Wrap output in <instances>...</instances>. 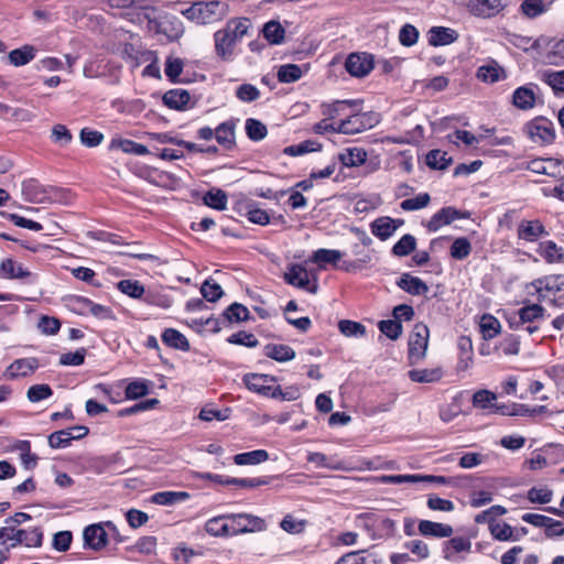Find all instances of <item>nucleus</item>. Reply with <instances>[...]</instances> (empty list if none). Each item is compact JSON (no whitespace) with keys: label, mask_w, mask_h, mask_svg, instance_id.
<instances>
[{"label":"nucleus","mask_w":564,"mask_h":564,"mask_svg":"<svg viewBox=\"0 0 564 564\" xmlns=\"http://www.w3.org/2000/svg\"><path fill=\"white\" fill-rule=\"evenodd\" d=\"M251 28L247 18H232L213 34L214 51L223 62H232L237 56V46L241 43Z\"/></svg>","instance_id":"nucleus-1"},{"label":"nucleus","mask_w":564,"mask_h":564,"mask_svg":"<svg viewBox=\"0 0 564 564\" xmlns=\"http://www.w3.org/2000/svg\"><path fill=\"white\" fill-rule=\"evenodd\" d=\"M181 14L197 25L214 24L223 21L230 12L227 1H196L180 10Z\"/></svg>","instance_id":"nucleus-2"},{"label":"nucleus","mask_w":564,"mask_h":564,"mask_svg":"<svg viewBox=\"0 0 564 564\" xmlns=\"http://www.w3.org/2000/svg\"><path fill=\"white\" fill-rule=\"evenodd\" d=\"M380 122V117L373 111L352 112V108L347 110V115L340 121L332 123H319V133L338 132L343 134H357L372 129Z\"/></svg>","instance_id":"nucleus-3"},{"label":"nucleus","mask_w":564,"mask_h":564,"mask_svg":"<svg viewBox=\"0 0 564 564\" xmlns=\"http://www.w3.org/2000/svg\"><path fill=\"white\" fill-rule=\"evenodd\" d=\"M355 524L358 529L364 530L371 540L387 539L395 532V522L377 512L358 514Z\"/></svg>","instance_id":"nucleus-4"},{"label":"nucleus","mask_w":564,"mask_h":564,"mask_svg":"<svg viewBox=\"0 0 564 564\" xmlns=\"http://www.w3.org/2000/svg\"><path fill=\"white\" fill-rule=\"evenodd\" d=\"M43 533L39 528L31 530L15 529L14 525H7L0 529V542L10 547L23 544L26 547H39L42 544Z\"/></svg>","instance_id":"nucleus-5"},{"label":"nucleus","mask_w":564,"mask_h":564,"mask_svg":"<svg viewBox=\"0 0 564 564\" xmlns=\"http://www.w3.org/2000/svg\"><path fill=\"white\" fill-rule=\"evenodd\" d=\"M317 262V251H313L310 256V260L304 264H292L284 272V280L286 283L307 290L310 292L316 291V275L308 269L310 263Z\"/></svg>","instance_id":"nucleus-6"},{"label":"nucleus","mask_w":564,"mask_h":564,"mask_svg":"<svg viewBox=\"0 0 564 564\" xmlns=\"http://www.w3.org/2000/svg\"><path fill=\"white\" fill-rule=\"evenodd\" d=\"M230 535L257 533L267 530L263 518L250 513H227Z\"/></svg>","instance_id":"nucleus-7"},{"label":"nucleus","mask_w":564,"mask_h":564,"mask_svg":"<svg viewBox=\"0 0 564 564\" xmlns=\"http://www.w3.org/2000/svg\"><path fill=\"white\" fill-rule=\"evenodd\" d=\"M530 286L540 300L555 301L564 297V274H552L534 280Z\"/></svg>","instance_id":"nucleus-8"},{"label":"nucleus","mask_w":564,"mask_h":564,"mask_svg":"<svg viewBox=\"0 0 564 564\" xmlns=\"http://www.w3.org/2000/svg\"><path fill=\"white\" fill-rule=\"evenodd\" d=\"M429 327L422 323L414 326L409 338V359L416 364L424 359L429 346Z\"/></svg>","instance_id":"nucleus-9"},{"label":"nucleus","mask_w":564,"mask_h":564,"mask_svg":"<svg viewBox=\"0 0 564 564\" xmlns=\"http://www.w3.org/2000/svg\"><path fill=\"white\" fill-rule=\"evenodd\" d=\"M524 131L530 140L538 144H549L555 138L553 123L543 117L529 121L524 127Z\"/></svg>","instance_id":"nucleus-10"},{"label":"nucleus","mask_w":564,"mask_h":564,"mask_svg":"<svg viewBox=\"0 0 564 564\" xmlns=\"http://www.w3.org/2000/svg\"><path fill=\"white\" fill-rule=\"evenodd\" d=\"M246 387L253 392L265 397L279 398L282 391L279 387H274V378L268 375L248 373L243 377Z\"/></svg>","instance_id":"nucleus-11"},{"label":"nucleus","mask_w":564,"mask_h":564,"mask_svg":"<svg viewBox=\"0 0 564 564\" xmlns=\"http://www.w3.org/2000/svg\"><path fill=\"white\" fill-rule=\"evenodd\" d=\"M509 0H469L468 11L478 18L490 19L502 12Z\"/></svg>","instance_id":"nucleus-12"},{"label":"nucleus","mask_w":564,"mask_h":564,"mask_svg":"<svg viewBox=\"0 0 564 564\" xmlns=\"http://www.w3.org/2000/svg\"><path fill=\"white\" fill-rule=\"evenodd\" d=\"M105 527L115 529L112 522L95 523L85 528L83 538L85 545L91 550L99 551L108 543L107 532Z\"/></svg>","instance_id":"nucleus-13"},{"label":"nucleus","mask_w":564,"mask_h":564,"mask_svg":"<svg viewBox=\"0 0 564 564\" xmlns=\"http://www.w3.org/2000/svg\"><path fill=\"white\" fill-rule=\"evenodd\" d=\"M468 217V212H462L452 206L443 207L430 218L426 224V228L429 231L435 232L457 219H466Z\"/></svg>","instance_id":"nucleus-14"},{"label":"nucleus","mask_w":564,"mask_h":564,"mask_svg":"<svg viewBox=\"0 0 564 564\" xmlns=\"http://www.w3.org/2000/svg\"><path fill=\"white\" fill-rule=\"evenodd\" d=\"M345 68L354 77H365L373 68L372 55L367 53H351L346 58Z\"/></svg>","instance_id":"nucleus-15"},{"label":"nucleus","mask_w":564,"mask_h":564,"mask_svg":"<svg viewBox=\"0 0 564 564\" xmlns=\"http://www.w3.org/2000/svg\"><path fill=\"white\" fill-rule=\"evenodd\" d=\"M544 308L539 304L527 305L519 310L518 317H513L509 321L510 327L513 329H520L527 324L539 323L543 319Z\"/></svg>","instance_id":"nucleus-16"},{"label":"nucleus","mask_w":564,"mask_h":564,"mask_svg":"<svg viewBox=\"0 0 564 564\" xmlns=\"http://www.w3.org/2000/svg\"><path fill=\"white\" fill-rule=\"evenodd\" d=\"M355 105L356 102L350 100H336L330 104H323L322 115L324 118L319 120V123L340 121L347 115V110H350Z\"/></svg>","instance_id":"nucleus-17"},{"label":"nucleus","mask_w":564,"mask_h":564,"mask_svg":"<svg viewBox=\"0 0 564 564\" xmlns=\"http://www.w3.org/2000/svg\"><path fill=\"white\" fill-rule=\"evenodd\" d=\"M539 87L535 84H527L518 87L512 94V104L521 110H528L534 107Z\"/></svg>","instance_id":"nucleus-18"},{"label":"nucleus","mask_w":564,"mask_h":564,"mask_svg":"<svg viewBox=\"0 0 564 564\" xmlns=\"http://www.w3.org/2000/svg\"><path fill=\"white\" fill-rule=\"evenodd\" d=\"M471 550V542L464 536H455L444 543L443 553L444 557L451 562H459L463 560L459 553H469Z\"/></svg>","instance_id":"nucleus-19"},{"label":"nucleus","mask_w":564,"mask_h":564,"mask_svg":"<svg viewBox=\"0 0 564 564\" xmlns=\"http://www.w3.org/2000/svg\"><path fill=\"white\" fill-rule=\"evenodd\" d=\"M39 368V360L34 357L14 360L7 369L6 376L9 379L26 377Z\"/></svg>","instance_id":"nucleus-20"},{"label":"nucleus","mask_w":564,"mask_h":564,"mask_svg":"<svg viewBox=\"0 0 564 564\" xmlns=\"http://www.w3.org/2000/svg\"><path fill=\"white\" fill-rule=\"evenodd\" d=\"M158 28L159 32L166 35L170 41L178 40L184 34L183 22L172 14L161 17Z\"/></svg>","instance_id":"nucleus-21"},{"label":"nucleus","mask_w":564,"mask_h":564,"mask_svg":"<svg viewBox=\"0 0 564 564\" xmlns=\"http://www.w3.org/2000/svg\"><path fill=\"white\" fill-rule=\"evenodd\" d=\"M337 158L341 167H359L366 163L368 153L364 148L352 147L343 150Z\"/></svg>","instance_id":"nucleus-22"},{"label":"nucleus","mask_w":564,"mask_h":564,"mask_svg":"<svg viewBox=\"0 0 564 564\" xmlns=\"http://www.w3.org/2000/svg\"><path fill=\"white\" fill-rule=\"evenodd\" d=\"M403 224V220L392 219L390 217H380L371 224L372 234L381 240L390 238L395 230Z\"/></svg>","instance_id":"nucleus-23"},{"label":"nucleus","mask_w":564,"mask_h":564,"mask_svg":"<svg viewBox=\"0 0 564 564\" xmlns=\"http://www.w3.org/2000/svg\"><path fill=\"white\" fill-rule=\"evenodd\" d=\"M519 239L534 242L541 236L547 235L543 224L540 220H522L518 226Z\"/></svg>","instance_id":"nucleus-24"},{"label":"nucleus","mask_w":564,"mask_h":564,"mask_svg":"<svg viewBox=\"0 0 564 564\" xmlns=\"http://www.w3.org/2000/svg\"><path fill=\"white\" fill-rule=\"evenodd\" d=\"M458 361L456 365L457 371H467L474 364L473 343L469 337L462 336L458 338Z\"/></svg>","instance_id":"nucleus-25"},{"label":"nucleus","mask_w":564,"mask_h":564,"mask_svg":"<svg viewBox=\"0 0 564 564\" xmlns=\"http://www.w3.org/2000/svg\"><path fill=\"white\" fill-rule=\"evenodd\" d=\"M397 285L411 295H424L429 292L426 283L422 279L413 276L410 273H403L397 281Z\"/></svg>","instance_id":"nucleus-26"},{"label":"nucleus","mask_w":564,"mask_h":564,"mask_svg":"<svg viewBox=\"0 0 564 564\" xmlns=\"http://www.w3.org/2000/svg\"><path fill=\"white\" fill-rule=\"evenodd\" d=\"M458 39V33L449 28L433 26L429 31V43L432 46H443L455 42Z\"/></svg>","instance_id":"nucleus-27"},{"label":"nucleus","mask_w":564,"mask_h":564,"mask_svg":"<svg viewBox=\"0 0 564 564\" xmlns=\"http://www.w3.org/2000/svg\"><path fill=\"white\" fill-rule=\"evenodd\" d=\"M236 121L228 120L218 124L215 129V139L217 142L226 148L231 149L236 143Z\"/></svg>","instance_id":"nucleus-28"},{"label":"nucleus","mask_w":564,"mask_h":564,"mask_svg":"<svg viewBox=\"0 0 564 564\" xmlns=\"http://www.w3.org/2000/svg\"><path fill=\"white\" fill-rule=\"evenodd\" d=\"M538 253L550 264L564 263V249L552 240L540 242Z\"/></svg>","instance_id":"nucleus-29"},{"label":"nucleus","mask_w":564,"mask_h":564,"mask_svg":"<svg viewBox=\"0 0 564 564\" xmlns=\"http://www.w3.org/2000/svg\"><path fill=\"white\" fill-rule=\"evenodd\" d=\"M0 276L6 279L26 280L32 276L22 264L13 261L12 259H4L0 263Z\"/></svg>","instance_id":"nucleus-30"},{"label":"nucleus","mask_w":564,"mask_h":564,"mask_svg":"<svg viewBox=\"0 0 564 564\" xmlns=\"http://www.w3.org/2000/svg\"><path fill=\"white\" fill-rule=\"evenodd\" d=\"M419 532L425 536L449 538L453 534V528L449 524L421 520Z\"/></svg>","instance_id":"nucleus-31"},{"label":"nucleus","mask_w":564,"mask_h":564,"mask_svg":"<svg viewBox=\"0 0 564 564\" xmlns=\"http://www.w3.org/2000/svg\"><path fill=\"white\" fill-rule=\"evenodd\" d=\"M191 101V95L185 89H171L163 95V102L171 109L184 110Z\"/></svg>","instance_id":"nucleus-32"},{"label":"nucleus","mask_w":564,"mask_h":564,"mask_svg":"<svg viewBox=\"0 0 564 564\" xmlns=\"http://www.w3.org/2000/svg\"><path fill=\"white\" fill-rule=\"evenodd\" d=\"M341 258L343 253L339 250L319 248V265L322 263H330L336 268L344 269L346 271H352L360 268V265H358L356 262L344 261L340 264H338Z\"/></svg>","instance_id":"nucleus-33"},{"label":"nucleus","mask_w":564,"mask_h":564,"mask_svg":"<svg viewBox=\"0 0 564 564\" xmlns=\"http://www.w3.org/2000/svg\"><path fill=\"white\" fill-rule=\"evenodd\" d=\"M408 375L413 382L432 383L440 381L444 372L441 367H436L431 369H413Z\"/></svg>","instance_id":"nucleus-34"},{"label":"nucleus","mask_w":564,"mask_h":564,"mask_svg":"<svg viewBox=\"0 0 564 564\" xmlns=\"http://www.w3.org/2000/svg\"><path fill=\"white\" fill-rule=\"evenodd\" d=\"M538 76L552 88L555 95L564 94V70L546 69L540 72Z\"/></svg>","instance_id":"nucleus-35"},{"label":"nucleus","mask_w":564,"mask_h":564,"mask_svg":"<svg viewBox=\"0 0 564 564\" xmlns=\"http://www.w3.org/2000/svg\"><path fill=\"white\" fill-rule=\"evenodd\" d=\"M21 193L24 200L30 203H41L44 199L45 193L40 183L30 178L22 182Z\"/></svg>","instance_id":"nucleus-36"},{"label":"nucleus","mask_w":564,"mask_h":564,"mask_svg":"<svg viewBox=\"0 0 564 564\" xmlns=\"http://www.w3.org/2000/svg\"><path fill=\"white\" fill-rule=\"evenodd\" d=\"M264 355L279 362H285L295 357V351L288 345L268 344L264 347Z\"/></svg>","instance_id":"nucleus-37"},{"label":"nucleus","mask_w":564,"mask_h":564,"mask_svg":"<svg viewBox=\"0 0 564 564\" xmlns=\"http://www.w3.org/2000/svg\"><path fill=\"white\" fill-rule=\"evenodd\" d=\"M206 532L212 536H229V523L227 514L210 518L205 523Z\"/></svg>","instance_id":"nucleus-38"},{"label":"nucleus","mask_w":564,"mask_h":564,"mask_svg":"<svg viewBox=\"0 0 564 564\" xmlns=\"http://www.w3.org/2000/svg\"><path fill=\"white\" fill-rule=\"evenodd\" d=\"M111 149H119L123 153L134 154V155H147L149 154V149L140 143H137L129 139H112L110 143Z\"/></svg>","instance_id":"nucleus-39"},{"label":"nucleus","mask_w":564,"mask_h":564,"mask_svg":"<svg viewBox=\"0 0 564 564\" xmlns=\"http://www.w3.org/2000/svg\"><path fill=\"white\" fill-rule=\"evenodd\" d=\"M269 459V454L264 449H254L251 452L240 453L234 456L236 465H258Z\"/></svg>","instance_id":"nucleus-40"},{"label":"nucleus","mask_w":564,"mask_h":564,"mask_svg":"<svg viewBox=\"0 0 564 564\" xmlns=\"http://www.w3.org/2000/svg\"><path fill=\"white\" fill-rule=\"evenodd\" d=\"M189 498L185 491H160L152 496V502L160 506H173Z\"/></svg>","instance_id":"nucleus-41"},{"label":"nucleus","mask_w":564,"mask_h":564,"mask_svg":"<svg viewBox=\"0 0 564 564\" xmlns=\"http://www.w3.org/2000/svg\"><path fill=\"white\" fill-rule=\"evenodd\" d=\"M162 340L165 345L183 351L189 349V343L186 337L174 328H167L162 334Z\"/></svg>","instance_id":"nucleus-42"},{"label":"nucleus","mask_w":564,"mask_h":564,"mask_svg":"<svg viewBox=\"0 0 564 564\" xmlns=\"http://www.w3.org/2000/svg\"><path fill=\"white\" fill-rule=\"evenodd\" d=\"M36 54V50L32 45H24L9 53V61L14 66H23L30 63Z\"/></svg>","instance_id":"nucleus-43"},{"label":"nucleus","mask_w":564,"mask_h":564,"mask_svg":"<svg viewBox=\"0 0 564 564\" xmlns=\"http://www.w3.org/2000/svg\"><path fill=\"white\" fill-rule=\"evenodd\" d=\"M497 400L496 393L489 390H478L473 395V405L477 409L486 410L491 413L495 401Z\"/></svg>","instance_id":"nucleus-44"},{"label":"nucleus","mask_w":564,"mask_h":564,"mask_svg":"<svg viewBox=\"0 0 564 564\" xmlns=\"http://www.w3.org/2000/svg\"><path fill=\"white\" fill-rule=\"evenodd\" d=\"M479 328L484 339L489 340L500 333L501 325L495 316L485 314L480 319Z\"/></svg>","instance_id":"nucleus-45"},{"label":"nucleus","mask_w":564,"mask_h":564,"mask_svg":"<svg viewBox=\"0 0 564 564\" xmlns=\"http://www.w3.org/2000/svg\"><path fill=\"white\" fill-rule=\"evenodd\" d=\"M304 74L301 66L296 64H284L278 69L276 77L280 83H294L299 80Z\"/></svg>","instance_id":"nucleus-46"},{"label":"nucleus","mask_w":564,"mask_h":564,"mask_svg":"<svg viewBox=\"0 0 564 564\" xmlns=\"http://www.w3.org/2000/svg\"><path fill=\"white\" fill-rule=\"evenodd\" d=\"M452 161V156L441 150H432L426 155V164L433 170H445Z\"/></svg>","instance_id":"nucleus-47"},{"label":"nucleus","mask_w":564,"mask_h":564,"mask_svg":"<svg viewBox=\"0 0 564 564\" xmlns=\"http://www.w3.org/2000/svg\"><path fill=\"white\" fill-rule=\"evenodd\" d=\"M284 28L276 21H269L263 26V36L271 44H281L284 40Z\"/></svg>","instance_id":"nucleus-48"},{"label":"nucleus","mask_w":564,"mask_h":564,"mask_svg":"<svg viewBox=\"0 0 564 564\" xmlns=\"http://www.w3.org/2000/svg\"><path fill=\"white\" fill-rule=\"evenodd\" d=\"M204 203L214 209L225 210L227 207V194L223 189H212L203 197Z\"/></svg>","instance_id":"nucleus-49"},{"label":"nucleus","mask_w":564,"mask_h":564,"mask_svg":"<svg viewBox=\"0 0 564 564\" xmlns=\"http://www.w3.org/2000/svg\"><path fill=\"white\" fill-rule=\"evenodd\" d=\"M117 288L123 294L132 299H141L145 292L143 284L138 280H121Z\"/></svg>","instance_id":"nucleus-50"},{"label":"nucleus","mask_w":564,"mask_h":564,"mask_svg":"<svg viewBox=\"0 0 564 564\" xmlns=\"http://www.w3.org/2000/svg\"><path fill=\"white\" fill-rule=\"evenodd\" d=\"M416 248V239L414 236L406 234L393 246L392 253L397 257H406Z\"/></svg>","instance_id":"nucleus-51"},{"label":"nucleus","mask_w":564,"mask_h":564,"mask_svg":"<svg viewBox=\"0 0 564 564\" xmlns=\"http://www.w3.org/2000/svg\"><path fill=\"white\" fill-rule=\"evenodd\" d=\"M520 11L529 19H534L547 11V4L543 0H523Z\"/></svg>","instance_id":"nucleus-52"},{"label":"nucleus","mask_w":564,"mask_h":564,"mask_svg":"<svg viewBox=\"0 0 564 564\" xmlns=\"http://www.w3.org/2000/svg\"><path fill=\"white\" fill-rule=\"evenodd\" d=\"M471 252V245L467 238H456L449 249L451 257L455 260H464Z\"/></svg>","instance_id":"nucleus-53"},{"label":"nucleus","mask_w":564,"mask_h":564,"mask_svg":"<svg viewBox=\"0 0 564 564\" xmlns=\"http://www.w3.org/2000/svg\"><path fill=\"white\" fill-rule=\"evenodd\" d=\"M245 129L248 138L252 141H261L268 133L267 127L261 121L253 118L246 120Z\"/></svg>","instance_id":"nucleus-54"},{"label":"nucleus","mask_w":564,"mask_h":564,"mask_svg":"<svg viewBox=\"0 0 564 564\" xmlns=\"http://www.w3.org/2000/svg\"><path fill=\"white\" fill-rule=\"evenodd\" d=\"M200 293L208 302H216L224 295L221 286L213 279L204 281L200 288Z\"/></svg>","instance_id":"nucleus-55"},{"label":"nucleus","mask_w":564,"mask_h":564,"mask_svg":"<svg viewBox=\"0 0 564 564\" xmlns=\"http://www.w3.org/2000/svg\"><path fill=\"white\" fill-rule=\"evenodd\" d=\"M490 533L498 541H514L513 529L505 522L490 523Z\"/></svg>","instance_id":"nucleus-56"},{"label":"nucleus","mask_w":564,"mask_h":564,"mask_svg":"<svg viewBox=\"0 0 564 564\" xmlns=\"http://www.w3.org/2000/svg\"><path fill=\"white\" fill-rule=\"evenodd\" d=\"M339 330L347 337H362L366 334V327L354 321L343 319L338 324Z\"/></svg>","instance_id":"nucleus-57"},{"label":"nucleus","mask_w":564,"mask_h":564,"mask_svg":"<svg viewBox=\"0 0 564 564\" xmlns=\"http://www.w3.org/2000/svg\"><path fill=\"white\" fill-rule=\"evenodd\" d=\"M447 140L449 143H453L455 145H458V142H463L465 145L470 147L478 144L480 141L479 137H476L471 132L467 130H456L451 134H447Z\"/></svg>","instance_id":"nucleus-58"},{"label":"nucleus","mask_w":564,"mask_h":564,"mask_svg":"<svg viewBox=\"0 0 564 564\" xmlns=\"http://www.w3.org/2000/svg\"><path fill=\"white\" fill-rule=\"evenodd\" d=\"M53 391L48 384H34L28 389L26 397L30 402L36 403L50 398Z\"/></svg>","instance_id":"nucleus-59"},{"label":"nucleus","mask_w":564,"mask_h":564,"mask_svg":"<svg viewBox=\"0 0 564 564\" xmlns=\"http://www.w3.org/2000/svg\"><path fill=\"white\" fill-rule=\"evenodd\" d=\"M73 437L72 431H57L48 436V444L52 448H65L70 445Z\"/></svg>","instance_id":"nucleus-60"},{"label":"nucleus","mask_w":564,"mask_h":564,"mask_svg":"<svg viewBox=\"0 0 564 564\" xmlns=\"http://www.w3.org/2000/svg\"><path fill=\"white\" fill-rule=\"evenodd\" d=\"M431 197L427 193H421L413 198H408L401 202L400 206L403 210L413 212L419 210L429 205Z\"/></svg>","instance_id":"nucleus-61"},{"label":"nucleus","mask_w":564,"mask_h":564,"mask_svg":"<svg viewBox=\"0 0 564 564\" xmlns=\"http://www.w3.org/2000/svg\"><path fill=\"white\" fill-rule=\"evenodd\" d=\"M380 332L388 338L395 340L402 334V325L395 319L381 321L378 324Z\"/></svg>","instance_id":"nucleus-62"},{"label":"nucleus","mask_w":564,"mask_h":564,"mask_svg":"<svg viewBox=\"0 0 564 564\" xmlns=\"http://www.w3.org/2000/svg\"><path fill=\"white\" fill-rule=\"evenodd\" d=\"M528 500L532 503H549L553 498V491L547 487H532L528 491Z\"/></svg>","instance_id":"nucleus-63"},{"label":"nucleus","mask_w":564,"mask_h":564,"mask_svg":"<svg viewBox=\"0 0 564 564\" xmlns=\"http://www.w3.org/2000/svg\"><path fill=\"white\" fill-rule=\"evenodd\" d=\"M335 564H375V561L366 556L364 551H355L346 553Z\"/></svg>","instance_id":"nucleus-64"}]
</instances>
